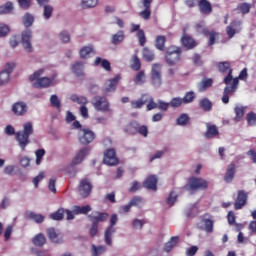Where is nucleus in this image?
<instances>
[{"mask_svg": "<svg viewBox=\"0 0 256 256\" xmlns=\"http://www.w3.org/2000/svg\"><path fill=\"white\" fill-rule=\"evenodd\" d=\"M146 103H148L146 106L147 111H153V109H157L158 107L153 96H150L149 94H146Z\"/></svg>", "mask_w": 256, "mask_h": 256, "instance_id": "nucleus-41", "label": "nucleus"}, {"mask_svg": "<svg viewBox=\"0 0 256 256\" xmlns=\"http://www.w3.org/2000/svg\"><path fill=\"white\" fill-rule=\"evenodd\" d=\"M181 43H182L183 47H185V49H187L188 51L191 49H195V47H197V42L195 41V39H193V37L187 35L185 30L181 37Z\"/></svg>", "mask_w": 256, "mask_h": 256, "instance_id": "nucleus-19", "label": "nucleus"}, {"mask_svg": "<svg viewBox=\"0 0 256 256\" xmlns=\"http://www.w3.org/2000/svg\"><path fill=\"white\" fill-rule=\"evenodd\" d=\"M235 117L234 120L239 122L245 116V107L243 106H236L234 108Z\"/></svg>", "mask_w": 256, "mask_h": 256, "instance_id": "nucleus-40", "label": "nucleus"}, {"mask_svg": "<svg viewBox=\"0 0 256 256\" xmlns=\"http://www.w3.org/2000/svg\"><path fill=\"white\" fill-rule=\"evenodd\" d=\"M130 205L132 207H142V205H143V198L141 196H134L130 200Z\"/></svg>", "mask_w": 256, "mask_h": 256, "instance_id": "nucleus-57", "label": "nucleus"}, {"mask_svg": "<svg viewBox=\"0 0 256 256\" xmlns=\"http://www.w3.org/2000/svg\"><path fill=\"white\" fill-rule=\"evenodd\" d=\"M125 41V32L123 30H119L116 34H113L111 37L112 45H121Z\"/></svg>", "mask_w": 256, "mask_h": 256, "instance_id": "nucleus-29", "label": "nucleus"}, {"mask_svg": "<svg viewBox=\"0 0 256 256\" xmlns=\"http://www.w3.org/2000/svg\"><path fill=\"white\" fill-rule=\"evenodd\" d=\"M28 218L32 219L35 223H43L45 221V217L41 214H37L35 212L28 213Z\"/></svg>", "mask_w": 256, "mask_h": 256, "instance_id": "nucleus-50", "label": "nucleus"}, {"mask_svg": "<svg viewBox=\"0 0 256 256\" xmlns=\"http://www.w3.org/2000/svg\"><path fill=\"white\" fill-rule=\"evenodd\" d=\"M177 125L185 126L187 123H189V115L187 114H181L177 120H176Z\"/></svg>", "mask_w": 256, "mask_h": 256, "instance_id": "nucleus-58", "label": "nucleus"}, {"mask_svg": "<svg viewBox=\"0 0 256 256\" xmlns=\"http://www.w3.org/2000/svg\"><path fill=\"white\" fill-rule=\"evenodd\" d=\"M33 135V124L31 122H26L23 125V130L15 133L16 141L21 149V151H25L27 149V145L31 143L29 137Z\"/></svg>", "mask_w": 256, "mask_h": 256, "instance_id": "nucleus-1", "label": "nucleus"}, {"mask_svg": "<svg viewBox=\"0 0 256 256\" xmlns=\"http://www.w3.org/2000/svg\"><path fill=\"white\" fill-rule=\"evenodd\" d=\"M147 103V94H143L138 100L131 101L132 109H141Z\"/></svg>", "mask_w": 256, "mask_h": 256, "instance_id": "nucleus-32", "label": "nucleus"}, {"mask_svg": "<svg viewBox=\"0 0 256 256\" xmlns=\"http://www.w3.org/2000/svg\"><path fill=\"white\" fill-rule=\"evenodd\" d=\"M198 9L202 15H211L213 13V6L208 0H199Z\"/></svg>", "mask_w": 256, "mask_h": 256, "instance_id": "nucleus-20", "label": "nucleus"}, {"mask_svg": "<svg viewBox=\"0 0 256 256\" xmlns=\"http://www.w3.org/2000/svg\"><path fill=\"white\" fill-rule=\"evenodd\" d=\"M91 53H93V48L90 46H84L80 50V57H81V59H87L89 57V55H91Z\"/></svg>", "mask_w": 256, "mask_h": 256, "instance_id": "nucleus-53", "label": "nucleus"}, {"mask_svg": "<svg viewBox=\"0 0 256 256\" xmlns=\"http://www.w3.org/2000/svg\"><path fill=\"white\" fill-rule=\"evenodd\" d=\"M83 69H85V67L83 66L82 62L77 61L72 64V73H74L76 77H84L85 72L83 71Z\"/></svg>", "mask_w": 256, "mask_h": 256, "instance_id": "nucleus-28", "label": "nucleus"}, {"mask_svg": "<svg viewBox=\"0 0 256 256\" xmlns=\"http://www.w3.org/2000/svg\"><path fill=\"white\" fill-rule=\"evenodd\" d=\"M179 243V236H173L170 238V241L166 242L164 245V251L170 253V251Z\"/></svg>", "mask_w": 256, "mask_h": 256, "instance_id": "nucleus-35", "label": "nucleus"}, {"mask_svg": "<svg viewBox=\"0 0 256 256\" xmlns=\"http://www.w3.org/2000/svg\"><path fill=\"white\" fill-rule=\"evenodd\" d=\"M43 69H39L38 71L34 72L32 75L29 76L30 81H36L34 83V87L37 89H45L47 87H51L52 80L49 77H41L43 75Z\"/></svg>", "mask_w": 256, "mask_h": 256, "instance_id": "nucleus-5", "label": "nucleus"}, {"mask_svg": "<svg viewBox=\"0 0 256 256\" xmlns=\"http://www.w3.org/2000/svg\"><path fill=\"white\" fill-rule=\"evenodd\" d=\"M139 128V122L132 120L124 127V133L127 135H137V129Z\"/></svg>", "mask_w": 256, "mask_h": 256, "instance_id": "nucleus-23", "label": "nucleus"}, {"mask_svg": "<svg viewBox=\"0 0 256 256\" xmlns=\"http://www.w3.org/2000/svg\"><path fill=\"white\" fill-rule=\"evenodd\" d=\"M43 7V17L44 19L46 20H49L50 17H52L53 15V6L49 5V4H46Z\"/></svg>", "mask_w": 256, "mask_h": 256, "instance_id": "nucleus-49", "label": "nucleus"}, {"mask_svg": "<svg viewBox=\"0 0 256 256\" xmlns=\"http://www.w3.org/2000/svg\"><path fill=\"white\" fill-rule=\"evenodd\" d=\"M92 105L96 111H101V113H107L110 107L109 100L105 96H94Z\"/></svg>", "mask_w": 256, "mask_h": 256, "instance_id": "nucleus-6", "label": "nucleus"}, {"mask_svg": "<svg viewBox=\"0 0 256 256\" xmlns=\"http://www.w3.org/2000/svg\"><path fill=\"white\" fill-rule=\"evenodd\" d=\"M88 219L93 225H99V223H103L109 219V213L94 211L88 215Z\"/></svg>", "mask_w": 256, "mask_h": 256, "instance_id": "nucleus-14", "label": "nucleus"}, {"mask_svg": "<svg viewBox=\"0 0 256 256\" xmlns=\"http://www.w3.org/2000/svg\"><path fill=\"white\" fill-rule=\"evenodd\" d=\"M203 35H205V37H209L208 45L210 46L215 45V41L219 39V33L215 31H209V29H204Z\"/></svg>", "mask_w": 256, "mask_h": 256, "instance_id": "nucleus-30", "label": "nucleus"}, {"mask_svg": "<svg viewBox=\"0 0 256 256\" xmlns=\"http://www.w3.org/2000/svg\"><path fill=\"white\" fill-rule=\"evenodd\" d=\"M27 103L23 101L15 102L12 105V113L16 115V117H23L28 111Z\"/></svg>", "mask_w": 256, "mask_h": 256, "instance_id": "nucleus-17", "label": "nucleus"}, {"mask_svg": "<svg viewBox=\"0 0 256 256\" xmlns=\"http://www.w3.org/2000/svg\"><path fill=\"white\" fill-rule=\"evenodd\" d=\"M226 33L229 39H233L237 33V22H232L229 26H227Z\"/></svg>", "mask_w": 256, "mask_h": 256, "instance_id": "nucleus-45", "label": "nucleus"}, {"mask_svg": "<svg viewBox=\"0 0 256 256\" xmlns=\"http://www.w3.org/2000/svg\"><path fill=\"white\" fill-rule=\"evenodd\" d=\"M183 50L181 47L170 46L167 48L165 53V61L169 67H175L181 61V55Z\"/></svg>", "mask_w": 256, "mask_h": 256, "instance_id": "nucleus-3", "label": "nucleus"}, {"mask_svg": "<svg viewBox=\"0 0 256 256\" xmlns=\"http://www.w3.org/2000/svg\"><path fill=\"white\" fill-rule=\"evenodd\" d=\"M59 39L63 43H69L71 41V36L67 33V31H63L59 34Z\"/></svg>", "mask_w": 256, "mask_h": 256, "instance_id": "nucleus-64", "label": "nucleus"}, {"mask_svg": "<svg viewBox=\"0 0 256 256\" xmlns=\"http://www.w3.org/2000/svg\"><path fill=\"white\" fill-rule=\"evenodd\" d=\"M13 3L6 2L4 5L0 6V15H8L9 13H13Z\"/></svg>", "mask_w": 256, "mask_h": 256, "instance_id": "nucleus-39", "label": "nucleus"}, {"mask_svg": "<svg viewBox=\"0 0 256 256\" xmlns=\"http://www.w3.org/2000/svg\"><path fill=\"white\" fill-rule=\"evenodd\" d=\"M231 64L225 62V71H229L225 77V93H235L239 87V78H233V70L229 69Z\"/></svg>", "mask_w": 256, "mask_h": 256, "instance_id": "nucleus-4", "label": "nucleus"}, {"mask_svg": "<svg viewBox=\"0 0 256 256\" xmlns=\"http://www.w3.org/2000/svg\"><path fill=\"white\" fill-rule=\"evenodd\" d=\"M208 187L209 182L207 180L199 177H190L184 189L193 195L197 193V191H205Z\"/></svg>", "mask_w": 256, "mask_h": 256, "instance_id": "nucleus-2", "label": "nucleus"}, {"mask_svg": "<svg viewBox=\"0 0 256 256\" xmlns=\"http://www.w3.org/2000/svg\"><path fill=\"white\" fill-rule=\"evenodd\" d=\"M63 217H65V210L63 208H59L54 213L50 214V219H53V221H62Z\"/></svg>", "mask_w": 256, "mask_h": 256, "instance_id": "nucleus-43", "label": "nucleus"}, {"mask_svg": "<svg viewBox=\"0 0 256 256\" xmlns=\"http://www.w3.org/2000/svg\"><path fill=\"white\" fill-rule=\"evenodd\" d=\"M236 172H237V166L235 165V163L229 164L227 167L226 176H225L226 183H231L233 179H235Z\"/></svg>", "mask_w": 256, "mask_h": 256, "instance_id": "nucleus-24", "label": "nucleus"}, {"mask_svg": "<svg viewBox=\"0 0 256 256\" xmlns=\"http://www.w3.org/2000/svg\"><path fill=\"white\" fill-rule=\"evenodd\" d=\"M18 5L21 9L27 11L31 8V0H18Z\"/></svg>", "mask_w": 256, "mask_h": 256, "instance_id": "nucleus-63", "label": "nucleus"}, {"mask_svg": "<svg viewBox=\"0 0 256 256\" xmlns=\"http://www.w3.org/2000/svg\"><path fill=\"white\" fill-rule=\"evenodd\" d=\"M13 69H15V63L11 62L7 63L6 69L0 72V87H3V85H7V83H9Z\"/></svg>", "mask_w": 256, "mask_h": 256, "instance_id": "nucleus-13", "label": "nucleus"}, {"mask_svg": "<svg viewBox=\"0 0 256 256\" xmlns=\"http://www.w3.org/2000/svg\"><path fill=\"white\" fill-rule=\"evenodd\" d=\"M151 83L154 87L162 85L161 64H153L151 69Z\"/></svg>", "mask_w": 256, "mask_h": 256, "instance_id": "nucleus-10", "label": "nucleus"}, {"mask_svg": "<svg viewBox=\"0 0 256 256\" xmlns=\"http://www.w3.org/2000/svg\"><path fill=\"white\" fill-rule=\"evenodd\" d=\"M92 249H93V252H92V255L93 256H99V255H103V253L105 251H107V249L105 248V246H95V245H92Z\"/></svg>", "mask_w": 256, "mask_h": 256, "instance_id": "nucleus-59", "label": "nucleus"}, {"mask_svg": "<svg viewBox=\"0 0 256 256\" xmlns=\"http://www.w3.org/2000/svg\"><path fill=\"white\" fill-rule=\"evenodd\" d=\"M99 0H82V6L86 9H91L97 6Z\"/></svg>", "mask_w": 256, "mask_h": 256, "instance_id": "nucleus-60", "label": "nucleus"}, {"mask_svg": "<svg viewBox=\"0 0 256 256\" xmlns=\"http://www.w3.org/2000/svg\"><path fill=\"white\" fill-rule=\"evenodd\" d=\"M206 127L207 130L204 133V137H206V139H213V137H217V135H219V129L214 124L207 123Z\"/></svg>", "mask_w": 256, "mask_h": 256, "instance_id": "nucleus-25", "label": "nucleus"}, {"mask_svg": "<svg viewBox=\"0 0 256 256\" xmlns=\"http://www.w3.org/2000/svg\"><path fill=\"white\" fill-rule=\"evenodd\" d=\"M91 211V206H74L73 213L74 215H87Z\"/></svg>", "mask_w": 256, "mask_h": 256, "instance_id": "nucleus-36", "label": "nucleus"}, {"mask_svg": "<svg viewBox=\"0 0 256 256\" xmlns=\"http://www.w3.org/2000/svg\"><path fill=\"white\" fill-rule=\"evenodd\" d=\"M95 65H101L102 69L105 71H111V62L107 59H101V57H97L95 60Z\"/></svg>", "mask_w": 256, "mask_h": 256, "instance_id": "nucleus-38", "label": "nucleus"}, {"mask_svg": "<svg viewBox=\"0 0 256 256\" xmlns=\"http://www.w3.org/2000/svg\"><path fill=\"white\" fill-rule=\"evenodd\" d=\"M238 11H240V13H242V15H247V13H249L251 11V4L244 2L241 3L238 6Z\"/></svg>", "mask_w": 256, "mask_h": 256, "instance_id": "nucleus-56", "label": "nucleus"}, {"mask_svg": "<svg viewBox=\"0 0 256 256\" xmlns=\"http://www.w3.org/2000/svg\"><path fill=\"white\" fill-rule=\"evenodd\" d=\"M91 191H93V184H91V180L89 178L81 179L78 185L79 195H81L83 199H87V197L91 195Z\"/></svg>", "mask_w": 256, "mask_h": 256, "instance_id": "nucleus-8", "label": "nucleus"}, {"mask_svg": "<svg viewBox=\"0 0 256 256\" xmlns=\"http://www.w3.org/2000/svg\"><path fill=\"white\" fill-rule=\"evenodd\" d=\"M157 176L150 175L143 182V187L145 189H150L151 191H157Z\"/></svg>", "mask_w": 256, "mask_h": 256, "instance_id": "nucleus-22", "label": "nucleus"}, {"mask_svg": "<svg viewBox=\"0 0 256 256\" xmlns=\"http://www.w3.org/2000/svg\"><path fill=\"white\" fill-rule=\"evenodd\" d=\"M71 101L74 103H78V105H87L89 101L87 100V97L85 96H78L77 94H72L70 96Z\"/></svg>", "mask_w": 256, "mask_h": 256, "instance_id": "nucleus-42", "label": "nucleus"}, {"mask_svg": "<svg viewBox=\"0 0 256 256\" xmlns=\"http://www.w3.org/2000/svg\"><path fill=\"white\" fill-rule=\"evenodd\" d=\"M183 98L181 97H174L171 99L170 101V107H172L173 109H177L179 107H181V105H183Z\"/></svg>", "mask_w": 256, "mask_h": 256, "instance_id": "nucleus-54", "label": "nucleus"}, {"mask_svg": "<svg viewBox=\"0 0 256 256\" xmlns=\"http://www.w3.org/2000/svg\"><path fill=\"white\" fill-rule=\"evenodd\" d=\"M142 59H144V61H147V63H151V61H155V52H153V50L144 47L142 49Z\"/></svg>", "mask_w": 256, "mask_h": 256, "instance_id": "nucleus-31", "label": "nucleus"}, {"mask_svg": "<svg viewBox=\"0 0 256 256\" xmlns=\"http://www.w3.org/2000/svg\"><path fill=\"white\" fill-rule=\"evenodd\" d=\"M136 37L139 41L140 47H145V43H147V37H145V31L138 30L136 33Z\"/></svg>", "mask_w": 256, "mask_h": 256, "instance_id": "nucleus-51", "label": "nucleus"}, {"mask_svg": "<svg viewBox=\"0 0 256 256\" xmlns=\"http://www.w3.org/2000/svg\"><path fill=\"white\" fill-rule=\"evenodd\" d=\"M137 133L142 135V137H147V135H149V128H147L146 125H140L138 123Z\"/></svg>", "mask_w": 256, "mask_h": 256, "instance_id": "nucleus-62", "label": "nucleus"}, {"mask_svg": "<svg viewBox=\"0 0 256 256\" xmlns=\"http://www.w3.org/2000/svg\"><path fill=\"white\" fill-rule=\"evenodd\" d=\"M89 155V148L84 147L79 150L74 159L72 160V165H79L83 163V159H85Z\"/></svg>", "mask_w": 256, "mask_h": 256, "instance_id": "nucleus-21", "label": "nucleus"}, {"mask_svg": "<svg viewBox=\"0 0 256 256\" xmlns=\"http://www.w3.org/2000/svg\"><path fill=\"white\" fill-rule=\"evenodd\" d=\"M133 81L136 85H143V83H145V71L141 70L138 72Z\"/></svg>", "mask_w": 256, "mask_h": 256, "instance_id": "nucleus-52", "label": "nucleus"}, {"mask_svg": "<svg viewBox=\"0 0 256 256\" xmlns=\"http://www.w3.org/2000/svg\"><path fill=\"white\" fill-rule=\"evenodd\" d=\"M153 3V0H142L141 4L144 8V10L140 11L138 13L139 17L141 19H144V21H149L151 19V4Z\"/></svg>", "mask_w": 256, "mask_h": 256, "instance_id": "nucleus-16", "label": "nucleus"}, {"mask_svg": "<svg viewBox=\"0 0 256 256\" xmlns=\"http://www.w3.org/2000/svg\"><path fill=\"white\" fill-rule=\"evenodd\" d=\"M46 233L51 243H55L57 245H61V243H63V233H61V231L51 227L46 230Z\"/></svg>", "mask_w": 256, "mask_h": 256, "instance_id": "nucleus-11", "label": "nucleus"}, {"mask_svg": "<svg viewBox=\"0 0 256 256\" xmlns=\"http://www.w3.org/2000/svg\"><path fill=\"white\" fill-rule=\"evenodd\" d=\"M117 214H112L110 217V225L106 229L104 234V241L106 245H112L113 244V233H115V225H117Z\"/></svg>", "mask_w": 256, "mask_h": 256, "instance_id": "nucleus-7", "label": "nucleus"}, {"mask_svg": "<svg viewBox=\"0 0 256 256\" xmlns=\"http://www.w3.org/2000/svg\"><path fill=\"white\" fill-rule=\"evenodd\" d=\"M210 87H213V79L212 78H204L198 85L199 93H203L208 90Z\"/></svg>", "mask_w": 256, "mask_h": 256, "instance_id": "nucleus-27", "label": "nucleus"}, {"mask_svg": "<svg viewBox=\"0 0 256 256\" xmlns=\"http://www.w3.org/2000/svg\"><path fill=\"white\" fill-rule=\"evenodd\" d=\"M35 22V17L33 15L26 13L22 18V23L25 27H31Z\"/></svg>", "mask_w": 256, "mask_h": 256, "instance_id": "nucleus-47", "label": "nucleus"}, {"mask_svg": "<svg viewBox=\"0 0 256 256\" xmlns=\"http://www.w3.org/2000/svg\"><path fill=\"white\" fill-rule=\"evenodd\" d=\"M130 67L133 71H140L141 70V60L139 59V56L134 55L132 57V63L130 65Z\"/></svg>", "mask_w": 256, "mask_h": 256, "instance_id": "nucleus-48", "label": "nucleus"}, {"mask_svg": "<svg viewBox=\"0 0 256 256\" xmlns=\"http://www.w3.org/2000/svg\"><path fill=\"white\" fill-rule=\"evenodd\" d=\"M195 97V92L189 91L185 93L184 97L182 98V101L184 105H189V103H193V101H195Z\"/></svg>", "mask_w": 256, "mask_h": 256, "instance_id": "nucleus-46", "label": "nucleus"}, {"mask_svg": "<svg viewBox=\"0 0 256 256\" xmlns=\"http://www.w3.org/2000/svg\"><path fill=\"white\" fill-rule=\"evenodd\" d=\"M246 121L250 127H255L256 126V113L255 112H249L246 115Z\"/></svg>", "mask_w": 256, "mask_h": 256, "instance_id": "nucleus-55", "label": "nucleus"}, {"mask_svg": "<svg viewBox=\"0 0 256 256\" xmlns=\"http://www.w3.org/2000/svg\"><path fill=\"white\" fill-rule=\"evenodd\" d=\"M32 243L33 245H35V247H43V245L47 243V238L43 233H39L36 236H34Z\"/></svg>", "mask_w": 256, "mask_h": 256, "instance_id": "nucleus-33", "label": "nucleus"}, {"mask_svg": "<svg viewBox=\"0 0 256 256\" xmlns=\"http://www.w3.org/2000/svg\"><path fill=\"white\" fill-rule=\"evenodd\" d=\"M167 38L165 36H157L155 40V47L158 51H165V43Z\"/></svg>", "mask_w": 256, "mask_h": 256, "instance_id": "nucleus-37", "label": "nucleus"}, {"mask_svg": "<svg viewBox=\"0 0 256 256\" xmlns=\"http://www.w3.org/2000/svg\"><path fill=\"white\" fill-rule=\"evenodd\" d=\"M119 76H116L109 80L108 86L105 87L104 92L105 93H111V91H115L117 89V85H119Z\"/></svg>", "mask_w": 256, "mask_h": 256, "instance_id": "nucleus-34", "label": "nucleus"}, {"mask_svg": "<svg viewBox=\"0 0 256 256\" xmlns=\"http://www.w3.org/2000/svg\"><path fill=\"white\" fill-rule=\"evenodd\" d=\"M199 107H201L203 111H211V109H213V103H211L208 98H204L200 100Z\"/></svg>", "mask_w": 256, "mask_h": 256, "instance_id": "nucleus-44", "label": "nucleus"}, {"mask_svg": "<svg viewBox=\"0 0 256 256\" xmlns=\"http://www.w3.org/2000/svg\"><path fill=\"white\" fill-rule=\"evenodd\" d=\"M103 163L109 165L110 167H115L119 165V158H117V152L114 148H108L104 152Z\"/></svg>", "mask_w": 256, "mask_h": 256, "instance_id": "nucleus-9", "label": "nucleus"}, {"mask_svg": "<svg viewBox=\"0 0 256 256\" xmlns=\"http://www.w3.org/2000/svg\"><path fill=\"white\" fill-rule=\"evenodd\" d=\"M36 155V165H41L43 157H45V149H38L35 152Z\"/></svg>", "mask_w": 256, "mask_h": 256, "instance_id": "nucleus-61", "label": "nucleus"}, {"mask_svg": "<svg viewBox=\"0 0 256 256\" xmlns=\"http://www.w3.org/2000/svg\"><path fill=\"white\" fill-rule=\"evenodd\" d=\"M247 199H249L247 192H245V190H239L234 202V209H236V211L243 209L247 205Z\"/></svg>", "mask_w": 256, "mask_h": 256, "instance_id": "nucleus-15", "label": "nucleus"}, {"mask_svg": "<svg viewBox=\"0 0 256 256\" xmlns=\"http://www.w3.org/2000/svg\"><path fill=\"white\" fill-rule=\"evenodd\" d=\"M208 216V214H205L201 219V223L204 225L203 229L206 233H213V220L207 218Z\"/></svg>", "mask_w": 256, "mask_h": 256, "instance_id": "nucleus-26", "label": "nucleus"}, {"mask_svg": "<svg viewBox=\"0 0 256 256\" xmlns=\"http://www.w3.org/2000/svg\"><path fill=\"white\" fill-rule=\"evenodd\" d=\"M33 35V32L31 30L27 29L22 32V45L28 53H31L33 51V46L31 45V37Z\"/></svg>", "mask_w": 256, "mask_h": 256, "instance_id": "nucleus-18", "label": "nucleus"}, {"mask_svg": "<svg viewBox=\"0 0 256 256\" xmlns=\"http://www.w3.org/2000/svg\"><path fill=\"white\" fill-rule=\"evenodd\" d=\"M78 139L82 145H89V143H93L95 140V132L91 129H82Z\"/></svg>", "mask_w": 256, "mask_h": 256, "instance_id": "nucleus-12", "label": "nucleus"}]
</instances>
